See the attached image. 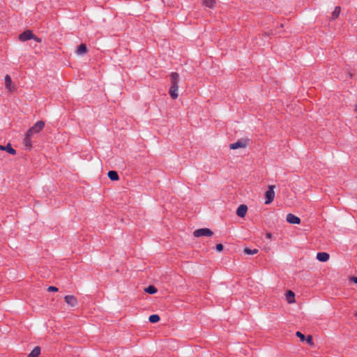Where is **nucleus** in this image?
I'll return each mask as SVG.
<instances>
[{
    "label": "nucleus",
    "mask_w": 357,
    "mask_h": 357,
    "mask_svg": "<svg viewBox=\"0 0 357 357\" xmlns=\"http://www.w3.org/2000/svg\"><path fill=\"white\" fill-rule=\"evenodd\" d=\"M356 112H357V105H356Z\"/></svg>",
    "instance_id": "30"
},
{
    "label": "nucleus",
    "mask_w": 357,
    "mask_h": 357,
    "mask_svg": "<svg viewBox=\"0 0 357 357\" xmlns=\"http://www.w3.org/2000/svg\"><path fill=\"white\" fill-rule=\"evenodd\" d=\"M356 316H357V313H356Z\"/></svg>",
    "instance_id": "31"
},
{
    "label": "nucleus",
    "mask_w": 357,
    "mask_h": 357,
    "mask_svg": "<svg viewBox=\"0 0 357 357\" xmlns=\"http://www.w3.org/2000/svg\"><path fill=\"white\" fill-rule=\"evenodd\" d=\"M32 38H33V33L32 31L29 29L23 31L18 36V39L21 42H25Z\"/></svg>",
    "instance_id": "5"
},
{
    "label": "nucleus",
    "mask_w": 357,
    "mask_h": 357,
    "mask_svg": "<svg viewBox=\"0 0 357 357\" xmlns=\"http://www.w3.org/2000/svg\"><path fill=\"white\" fill-rule=\"evenodd\" d=\"M266 197V204H271L275 197L274 185H269L268 190L265 193Z\"/></svg>",
    "instance_id": "4"
},
{
    "label": "nucleus",
    "mask_w": 357,
    "mask_h": 357,
    "mask_svg": "<svg viewBox=\"0 0 357 357\" xmlns=\"http://www.w3.org/2000/svg\"><path fill=\"white\" fill-rule=\"evenodd\" d=\"M248 145L247 140H238L234 143H232L229 145V148L231 149H236L238 148H245Z\"/></svg>",
    "instance_id": "8"
},
{
    "label": "nucleus",
    "mask_w": 357,
    "mask_h": 357,
    "mask_svg": "<svg viewBox=\"0 0 357 357\" xmlns=\"http://www.w3.org/2000/svg\"><path fill=\"white\" fill-rule=\"evenodd\" d=\"M107 176L111 181H115L119 179L118 173L116 171H109Z\"/></svg>",
    "instance_id": "15"
},
{
    "label": "nucleus",
    "mask_w": 357,
    "mask_h": 357,
    "mask_svg": "<svg viewBox=\"0 0 357 357\" xmlns=\"http://www.w3.org/2000/svg\"><path fill=\"white\" fill-rule=\"evenodd\" d=\"M296 335L298 337L301 342H303L305 340V336L300 331H297L296 333Z\"/></svg>",
    "instance_id": "23"
},
{
    "label": "nucleus",
    "mask_w": 357,
    "mask_h": 357,
    "mask_svg": "<svg viewBox=\"0 0 357 357\" xmlns=\"http://www.w3.org/2000/svg\"><path fill=\"white\" fill-rule=\"evenodd\" d=\"M65 302L70 307H75L78 302L77 299L75 296L67 295L64 297Z\"/></svg>",
    "instance_id": "6"
},
{
    "label": "nucleus",
    "mask_w": 357,
    "mask_h": 357,
    "mask_svg": "<svg viewBox=\"0 0 357 357\" xmlns=\"http://www.w3.org/2000/svg\"><path fill=\"white\" fill-rule=\"evenodd\" d=\"M259 252V250L258 249H250V248H244V253L246 254V255H255V254H257V252Z\"/></svg>",
    "instance_id": "22"
},
{
    "label": "nucleus",
    "mask_w": 357,
    "mask_h": 357,
    "mask_svg": "<svg viewBox=\"0 0 357 357\" xmlns=\"http://www.w3.org/2000/svg\"><path fill=\"white\" fill-rule=\"evenodd\" d=\"M87 52V48L85 44H81L77 50V54H85Z\"/></svg>",
    "instance_id": "19"
},
{
    "label": "nucleus",
    "mask_w": 357,
    "mask_h": 357,
    "mask_svg": "<svg viewBox=\"0 0 357 357\" xmlns=\"http://www.w3.org/2000/svg\"><path fill=\"white\" fill-rule=\"evenodd\" d=\"M0 150L1 151H7L8 153L11 154V155H15L16 154V151L15 149H14L12 146H11V144L10 143H8L6 146H3V145H0Z\"/></svg>",
    "instance_id": "13"
},
{
    "label": "nucleus",
    "mask_w": 357,
    "mask_h": 357,
    "mask_svg": "<svg viewBox=\"0 0 357 357\" xmlns=\"http://www.w3.org/2000/svg\"><path fill=\"white\" fill-rule=\"evenodd\" d=\"M160 316L158 314H151L149 317V321L151 323L155 324L160 321Z\"/></svg>",
    "instance_id": "21"
},
{
    "label": "nucleus",
    "mask_w": 357,
    "mask_h": 357,
    "mask_svg": "<svg viewBox=\"0 0 357 357\" xmlns=\"http://www.w3.org/2000/svg\"><path fill=\"white\" fill-rule=\"evenodd\" d=\"M171 85L169 89V93L170 97L175 100L178 98V94L177 93L178 89L179 82V75L178 73L173 72L170 74Z\"/></svg>",
    "instance_id": "1"
},
{
    "label": "nucleus",
    "mask_w": 357,
    "mask_h": 357,
    "mask_svg": "<svg viewBox=\"0 0 357 357\" xmlns=\"http://www.w3.org/2000/svg\"><path fill=\"white\" fill-rule=\"evenodd\" d=\"M294 297H295V294L292 291L289 290L287 292L286 298L289 303H293L295 302Z\"/></svg>",
    "instance_id": "16"
},
{
    "label": "nucleus",
    "mask_w": 357,
    "mask_h": 357,
    "mask_svg": "<svg viewBox=\"0 0 357 357\" xmlns=\"http://www.w3.org/2000/svg\"><path fill=\"white\" fill-rule=\"evenodd\" d=\"M58 288L54 287V286H50L48 288H47V291H54V292H56L58 291Z\"/></svg>",
    "instance_id": "25"
},
{
    "label": "nucleus",
    "mask_w": 357,
    "mask_h": 357,
    "mask_svg": "<svg viewBox=\"0 0 357 357\" xmlns=\"http://www.w3.org/2000/svg\"><path fill=\"white\" fill-rule=\"evenodd\" d=\"M5 86L7 90H8L10 92H13L15 91V88L14 86L12 85V79L9 75H6L5 76Z\"/></svg>",
    "instance_id": "9"
},
{
    "label": "nucleus",
    "mask_w": 357,
    "mask_h": 357,
    "mask_svg": "<svg viewBox=\"0 0 357 357\" xmlns=\"http://www.w3.org/2000/svg\"><path fill=\"white\" fill-rule=\"evenodd\" d=\"M215 250L218 252H221L223 250V245L221 243L217 244L215 246Z\"/></svg>",
    "instance_id": "26"
},
{
    "label": "nucleus",
    "mask_w": 357,
    "mask_h": 357,
    "mask_svg": "<svg viewBox=\"0 0 357 357\" xmlns=\"http://www.w3.org/2000/svg\"><path fill=\"white\" fill-rule=\"evenodd\" d=\"M144 291L149 294H154L158 291V289L155 286L149 285L148 287L145 288Z\"/></svg>",
    "instance_id": "20"
},
{
    "label": "nucleus",
    "mask_w": 357,
    "mask_h": 357,
    "mask_svg": "<svg viewBox=\"0 0 357 357\" xmlns=\"http://www.w3.org/2000/svg\"><path fill=\"white\" fill-rule=\"evenodd\" d=\"M213 232L208 228L198 229L193 232L195 237L211 236L213 235Z\"/></svg>",
    "instance_id": "3"
},
{
    "label": "nucleus",
    "mask_w": 357,
    "mask_h": 357,
    "mask_svg": "<svg viewBox=\"0 0 357 357\" xmlns=\"http://www.w3.org/2000/svg\"><path fill=\"white\" fill-rule=\"evenodd\" d=\"M286 220L287 222L293 225H299L301 223V219L292 213L287 214Z\"/></svg>",
    "instance_id": "7"
},
{
    "label": "nucleus",
    "mask_w": 357,
    "mask_h": 357,
    "mask_svg": "<svg viewBox=\"0 0 357 357\" xmlns=\"http://www.w3.org/2000/svg\"><path fill=\"white\" fill-rule=\"evenodd\" d=\"M33 40H34L37 43H41L42 42V39L36 36H35L33 34V38H32Z\"/></svg>",
    "instance_id": "27"
},
{
    "label": "nucleus",
    "mask_w": 357,
    "mask_h": 357,
    "mask_svg": "<svg viewBox=\"0 0 357 357\" xmlns=\"http://www.w3.org/2000/svg\"><path fill=\"white\" fill-rule=\"evenodd\" d=\"M329 254L325 252H318L317 255V259L321 262H326L329 259Z\"/></svg>",
    "instance_id": "12"
},
{
    "label": "nucleus",
    "mask_w": 357,
    "mask_h": 357,
    "mask_svg": "<svg viewBox=\"0 0 357 357\" xmlns=\"http://www.w3.org/2000/svg\"><path fill=\"white\" fill-rule=\"evenodd\" d=\"M248 211V206L245 204L240 205L236 210V215L240 218H244Z\"/></svg>",
    "instance_id": "11"
},
{
    "label": "nucleus",
    "mask_w": 357,
    "mask_h": 357,
    "mask_svg": "<svg viewBox=\"0 0 357 357\" xmlns=\"http://www.w3.org/2000/svg\"><path fill=\"white\" fill-rule=\"evenodd\" d=\"M351 280L353 281L355 284H357V277H351Z\"/></svg>",
    "instance_id": "29"
},
{
    "label": "nucleus",
    "mask_w": 357,
    "mask_h": 357,
    "mask_svg": "<svg viewBox=\"0 0 357 357\" xmlns=\"http://www.w3.org/2000/svg\"><path fill=\"white\" fill-rule=\"evenodd\" d=\"M40 347L38 346H36L33 348V349L31 351V352L28 355L27 357H38L40 354Z\"/></svg>",
    "instance_id": "14"
},
{
    "label": "nucleus",
    "mask_w": 357,
    "mask_h": 357,
    "mask_svg": "<svg viewBox=\"0 0 357 357\" xmlns=\"http://www.w3.org/2000/svg\"><path fill=\"white\" fill-rule=\"evenodd\" d=\"M272 237H273V234H272L271 233H270V232H267V233L266 234V238H269V239H270V238H271Z\"/></svg>",
    "instance_id": "28"
},
{
    "label": "nucleus",
    "mask_w": 357,
    "mask_h": 357,
    "mask_svg": "<svg viewBox=\"0 0 357 357\" xmlns=\"http://www.w3.org/2000/svg\"><path fill=\"white\" fill-rule=\"evenodd\" d=\"M45 127V123L43 121H37L31 128H30L27 132L29 134H36L40 132Z\"/></svg>",
    "instance_id": "2"
},
{
    "label": "nucleus",
    "mask_w": 357,
    "mask_h": 357,
    "mask_svg": "<svg viewBox=\"0 0 357 357\" xmlns=\"http://www.w3.org/2000/svg\"><path fill=\"white\" fill-rule=\"evenodd\" d=\"M340 11H341L340 6H336L332 13L331 19L332 20L337 19L340 15Z\"/></svg>",
    "instance_id": "18"
},
{
    "label": "nucleus",
    "mask_w": 357,
    "mask_h": 357,
    "mask_svg": "<svg viewBox=\"0 0 357 357\" xmlns=\"http://www.w3.org/2000/svg\"><path fill=\"white\" fill-rule=\"evenodd\" d=\"M203 5L209 8H213L216 5L215 0H203Z\"/></svg>",
    "instance_id": "17"
},
{
    "label": "nucleus",
    "mask_w": 357,
    "mask_h": 357,
    "mask_svg": "<svg viewBox=\"0 0 357 357\" xmlns=\"http://www.w3.org/2000/svg\"><path fill=\"white\" fill-rule=\"evenodd\" d=\"M32 135H33L29 134V132H26V135H25V137H24V141H23V144H24V146L26 147V149H31L32 147V144H31Z\"/></svg>",
    "instance_id": "10"
},
{
    "label": "nucleus",
    "mask_w": 357,
    "mask_h": 357,
    "mask_svg": "<svg viewBox=\"0 0 357 357\" xmlns=\"http://www.w3.org/2000/svg\"><path fill=\"white\" fill-rule=\"evenodd\" d=\"M305 340L306 342L310 344V345H313L314 344V342H313V338L311 335H308L306 338H305Z\"/></svg>",
    "instance_id": "24"
}]
</instances>
